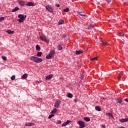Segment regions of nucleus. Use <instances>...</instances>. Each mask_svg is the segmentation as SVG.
Returning a JSON list of instances; mask_svg holds the SVG:
<instances>
[{
    "label": "nucleus",
    "mask_w": 128,
    "mask_h": 128,
    "mask_svg": "<svg viewBox=\"0 0 128 128\" xmlns=\"http://www.w3.org/2000/svg\"><path fill=\"white\" fill-rule=\"evenodd\" d=\"M30 60H32V62H36V64H39L40 62H42V58H38L34 56H31Z\"/></svg>",
    "instance_id": "nucleus-1"
},
{
    "label": "nucleus",
    "mask_w": 128,
    "mask_h": 128,
    "mask_svg": "<svg viewBox=\"0 0 128 128\" xmlns=\"http://www.w3.org/2000/svg\"><path fill=\"white\" fill-rule=\"evenodd\" d=\"M18 22H20V24H22V22H24V20H26V15H22V14H18Z\"/></svg>",
    "instance_id": "nucleus-2"
},
{
    "label": "nucleus",
    "mask_w": 128,
    "mask_h": 128,
    "mask_svg": "<svg viewBox=\"0 0 128 128\" xmlns=\"http://www.w3.org/2000/svg\"><path fill=\"white\" fill-rule=\"evenodd\" d=\"M54 54H55L54 50L50 51V52L49 54L46 56V58L47 60H50V58L54 56Z\"/></svg>",
    "instance_id": "nucleus-3"
},
{
    "label": "nucleus",
    "mask_w": 128,
    "mask_h": 128,
    "mask_svg": "<svg viewBox=\"0 0 128 128\" xmlns=\"http://www.w3.org/2000/svg\"><path fill=\"white\" fill-rule=\"evenodd\" d=\"M40 39L41 40H44V42H47L48 44L50 42V40L48 39V38L46 36H40Z\"/></svg>",
    "instance_id": "nucleus-4"
},
{
    "label": "nucleus",
    "mask_w": 128,
    "mask_h": 128,
    "mask_svg": "<svg viewBox=\"0 0 128 128\" xmlns=\"http://www.w3.org/2000/svg\"><path fill=\"white\" fill-rule=\"evenodd\" d=\"M61 102L60 100H56L54 103V106L56 108H58V106H60Z\"/></svg>",
    "instance_id": "nucleus-5"
},
{
    "label": "nucleus",
    "mask_w": 128,
    "mask_h": 128,
    "mask_svg": "<svg viewBox=\"0 0 128 128\" xmlns=\"http://www.w3.org/2000/svg\"><path fill=\"white\" fill-rule=\"evenodd\" d=\"M46 8L49 12H54V11H52V8L50 6H46Z\"/></svg>",
    "instance_id": "nucleus-6"
},
{
    "label": "nucleus",
    "mask_w": 128,
    "mask_h": 128,
    "mask_svg": "<svg viewBox=\"0 0 128 128\" xmlns=\"http://www.w3.org/2000/svg\"><path fill=\"white\" fill-rule=\"evenodd\" d=\"M36 124L34 122H26L25 124L26 126H34Z\"/></svg>",
    "instance_id": "nucleus-7"
},
{
    "label": "nucleus",
    "mask_w": 128,
    "mask_h": 128,
    "mask_svg": "<svg viewBox=\"0 0 128 128\" xmlns=\"http://www.w3.org/2000/svg\"><path fill=\"white\" fill-rule=\"evenodd\" d=\"M77 14H79V16H86V13L82 12H78Z\"/></svg>",
    "instance_id": "nucleus-8"
},
{
    "label": "nucleus",
    "mask_w": 128,
    "mask_h": 128,
    "mask_svg": "<svg viewBox=\"0 0 128 128\" xmlns=\"http://www.w3.org/2000/svg\"><path fill=\"white\" fill-rule=\"evenodd\" d=\"M26 6H34V4L32 2H28L26 4Z\"/></svg>",
    "instance_id": "nucleus-9"
},
{
    "label": "nucleus",
    "mask_w": 128,
    "mask_h": 128,
    "mask_svg": "<svg viewBox=\"0 0 128 128\" xmlns=\"http://www.w3.org/2000/svg\"><path fill=\"white\" fill-rule=\"evenodd\" d=\"M75 52H76V56H78V54H82V52H84V50H76Z\"/></svg>",
    "instance_id": "nucleus-10"
},
{
    "label": "nucleus",
    "mask_w": 128,
    "mask_h": 128,
    "mask_svg": "<svg viewBox=\"0 0 128 128\" xmlns=\"http://www.w3.org/2000/svg\"><path fill=\"white\" fill-rule=\"evenodd\" d=\"M52 74H49L48 76H46L45 78V79L48 80H52Z\"/></svg>",
    "instance_id": "nucleus-11"
},
{
    "label": "nucleus",
    "mask_w": 128,
    "mask_h": 128,
    "mask_svg": "<svg viewBox=\"0 0 128 128\" xmlns=\"http://www.w3.org/2000/svg\"><path fill=\"white\" fill-rule=\"evenodd\" d=\"M128 122V118H122L120 120V122Z\"/></svg>",
    "instance_id": "nucleus-12"
},
{
    "label": "nucleus",
    "mask_w": 128,
    "mask_h": 128,
    "mask_svg": "<svg viewBox=\"0 0 128 128\" xmlns=\"http://www.w3.org/2000/svg\"><path fill=\"white\" fill-rule=\"evenodd\" d=\"M18 3L19 4L20 6H24V1H20V0H19L18 1Z\"/></svg>",
    "instance_id": "nucleus-13"
},
{
    "label": "nucleus",
    "mask_w": 128,
    "mask_h": 128,
    "mask_svg": "<svg viewBox=\"0 0 128 128\" xmlns=\"http://www.w3.org/2000/svg\"><path fill=\"white\" fill-rule=\"evenodd\" d=\"M6 32H8V34H12L14 33V31H12L10 30H8L6 31Z\"/></svg>",
    "instance_id": "nucleus-14"
},
{
    "label": "nucleus",
    "mask_w": 128,
    "mask_h": 128,
    "mask_svg": "<svg viewBox=\"0 0 128 128\" xmlns=\"http://www.w3.org/2000/svg\"><path fill=\"white\" fill-rule=\"evenodd\" d=\"M18 10H20V8H18V7L16 6L12 10V12H18Z\"/></svg>",
    "instance_id": "nucleus-15"
},
{
    "label": "nucleus",
    "mask_w": 128,
    "mask_h": 128,
    "mask_svg": "<svg viewBox=\"0 0 128 128\" xmlns=\"http://www.w3.org/2000/svg\"><path fill=\"white\" fill-rule=\"evenodd\" d=\"M95 109H96V110H97L98 112H100V110H102V108H100V107L98 106H96L95 107Z\"/></svg>",
    "instance_id": "nucleus-16"
},
{
    "label": "nucleus",
    "mask_w": 128,
    "mask_h": 128,
    "mask_svg": "<svg viewBox=\"0 0 128 128\" xmlns=\"http://www.w3.org/2000/svg\"><path fill=\"white\" fill-rule=\"evenodd\" d=\"M22 78L24 80H26V78H28V74H23L22 76Z\"/></svg>",
    "instance_id": "nucleus-17"
},
{
    "label": "nucleus",
    "mask_w": 128,
    "mask_h": 128,
    "mask_svg": "<svg viewBox=\"0 0 128 128\" xmlns=\"http://www.w3.org/2000/svg\"><path fill=\"white\" fill-rule=\"evenodd\" d=\"M84 120L86 122H90V118L88 117H84Z\"/></svg>",
    "instance_id": "nucleus-18"
},
{
    "label": "nucleus",
    "mask_w": 128,
    "mask_h": 128,
    "mask_svg": "<svg viewBox=\"0 0 128 128\" xmlns=\"http://www.w3.org/2000/svg\"><path fill=\"white\" fill-rule=\"evenodd\" d=\"M88 30H92V28H94V24L88 25Z\"/></svg>",
    "instance_id": "nucleus-19"
},
{
    "label": "nucleus",
    "mask_w": 128,
    "mask_h": 128,
    "mask_svg": "<svg viewBox=\"0 0 128 128\" xmlns=\"http://www.w3.org/2000/svg\"><path fill=\"white\" fill-rule=\"evenodd\" d=\"M42 52H38L36 54V56L39 57L42 56Z\"/></svg>",
    "instance_id": "nucleus-20"
},
{
    "label": "nucleus",
    "mask_w": 128,
    "mask_h": 128,
    "mask_svg": "<svg viewBox=\"0 0 128 128\" xmlns=\"http://www.w3.org/2000/svg\"><path fill=\"white\" fill-rule=\"evenodd\" d=\"M56 112H57L56 108H54L53 110L51 111V114H56Z\"/></svg>",
    "instance_id": "nucleus-21"
},
{
    "label": "nucleus",
    "mask_w": 128,
    "mask_h": 128,
    "mask_svg": "<svg viewBox=\"0 0 128 128\" xmlns=\"http://www.w3.org/2000/svg\"><path fill=\"white\" fill-rule=\"evenodd\" d=\"M64 12H70V8H66L64 10Z\"/></svg>",
    "instance_id": "nucleus-22"
},
{
    "label": "nucleus",
    "mask_w": 128,
    "mask_h": 128,
    "mask_svg": "<svg viewBox=\"0 0 128 128\" xmlns=\"http://www.w3.org/2000/svg\"><path fill=\"white\" fill-rule=\"evenodd\" d=\"M64 20H60L58 22V25H60V24H64Z\"/></svg>",
    "instance_id": "nucleus-23"
},
{
    "label": "nucleus",
    "mask_w": 128,
    "mask_h": 128,
    "mask_svg": "<svg viewBox=\"0 0 128 128\" xmlns=\"http://www.w3.org/2000/svg\"><path fill=\"white\" fill-rule=\"evenodd\" d=\"M106 116H109V118H114V116H112V114L110 113H106Z\"/></svg>",
    "instance_id": "nucleus-24"
},
{
    "label": "nucleus",
    "mask_w": 128,
    "mask_h": 128,
    "mask_svg": "<svg viewBox=\"0 0 128 128\" xmlns=\"http://www.w3.org/2000/svg\"><path fill=\"white\" fill-rule=\"evenodd\" d=\"M36 50H40V46L38 44L36 45Z\"/></svg>",
    "instance_id": "nucleus-25"
},
{
    "label": "nucleus",
    "mask_w": 128,
    "mask_h": 128,
    "mask_svg": "<svg viewBox=\"0 0 128 128\" xmlns=\"http://www.w3.org/2000/svg\"><path fill=\"white\" fill-rule=\"evenodd\" d=\"M58 50H62V46L60 44H58Z\"/></svg>",
    "instance_id": "nucleus-26"
},
{
    "label": "nucleus",
    "mask_w": 128,
    "mask_h": 128,
    "mask_svg": "<svg viewBox=\"0 0 128 128\" xmlns=\"http://www.w3.org/2000/svg\"><path fill=\"white\" fill-rule=\"evenodd\" d=\"M68 96L69 98H72V94L70 93H68Z\"/></svg>",
    "instance_id": "nucleus-27"
},
{
    "label": "nucleus",
    "mask_w": 128,
    "mask_h": 128,
    "mask_svg": "<svg viewBox=\"0 0 128 128\" xmlns=\"http://www.w3.org/2000/svg\"><path fill=\"white\" fill-rule=\"evenodd\" d=\"M11 80H16V76L14 75H12V76H11Z\"/></svg>",
    "instance_id": "nucleus-28"
},
{
    "label": "nucleus",
    "mask_w": 128,
    "mask_h": 128,
    "mask_svg": "<svg viewBox=\"0 0 128 128\" xmlns=\"http://www.w3.org/2000/svg\"><path fill=\"white\" fill-rule=\"evenodd\" d=\"M53 116H54V114H52L49 115L48 118H49V120H50V118H52Z\"/></svg>",
    "instance_id": "nucleus-29"
},
{
    "label": "nucleus",
    "mask_w": 128,
    "mask_h": 128,
    "mask_svg": "<svg viewBox=\"0 0 128 128\" xmlns=\"http://www.w3.org/2000/svg\"><path fill=\"white\" fill-rule=\"evenodd\" d=\"M98 60V57H94L92 58H91L90 60L94 61V60Z\"/></svg>",
    "instance_id": "nucleus-30"
},
{
    "label": "nucleus",
    "mask_w": 128,
    "mask_h": 128,
    "mask_svg": "<svg viewBox=\"0 0 128 128\" xmlns=\"http://www.w3.org/2000/svg\"><path fill=\"white\" fill-rule=\"evenodd\" d=\"M117 102L120 104H122V101L118 98V99H117Z\"/></svg>",
    "instance_id": "nucleus-31"
},
{
    "label": "nucleus",
    "mask_w": 128,
    "mask_h": 128,
    "mask_svg": "<svg viewBox=\"0 0 128 128\" xmlns=\"http://www.w3.org/2000/svg\"><path fill=\"white\" fill-rule=\"evenodd\" d=\"M119 34H120V36H124L125 34H124V32H120Z\"/></svg>",
    "instance_id": "nucleus-32"
},
{
    "label": "nucleus",
    "mask_w": 128,
    "mask_h": 128,
    "mask_svg": "<svg viewBox=\"0 0 128 128\" xmlns=\"http://www.w3.org/2000/svg\"><path fill=\"white\" fill-rule=\"evenodd\" d=\"M2 58L3 60H6V56H2Z\"/></svg>",
    "instance_id": "nucleus-33"
},
{
    "label": "nucleus",
    "mask_w": 128,
    "mask_h": 128,
    "mask_svg": "<svg viewBox=\"0 0 128 128\" xmlns=\"http://www.w3.org/2000/svg\"><path fill=\"white\" fill-rule=\"evenodd\" d=\"M122 78V76H120V74H118V80H120V78Z\"/></svg>",
    "instance_id": "nucleus-34"
},
{
    "label": "nucleus",
    "mask_w": 128,
    "mask_h": 128,
    "mask_svg": "<svg viewBox=\"0 0 128 128\" xmlns=\"http://www.w3.org/2000/svg\"><path fill=\"white\" fill-rule=\"evenodd\" d=\"M2 20H4V17H1L0 18V22H2Z\"/></svg>",
    "instance_id": "nucleus-35"
},
{
    "label": "nucleus",
    "mask_w": 128,
    "mask_h": 128,
    "mask_svg": "<svg viewBox=\"0 0 128 128\" xmlns=\"http://www.w3.org/2000/svg\"><path fill=\"white\" fill-rule=\"evenodd\" d=\"M102 44H103V46H108V42H102Z\"/></svg>",
    "instance_id": "nucleus-36"
},
{
    "label": "nucleus",
    "mask_w": 128,
    "mask_h": 128,
    "mask_svg": "<svg viewBox=\"0 0 128 128\" xmlns=\"http://www.w3.org/2000/svg\"><path fill=\"white\" fill-rule=\"evenodd\" d=\"M62 124V120H59L58 121V122L56 123L57 124Z\"/></svg>",
    "instance_id": "nucleus-37"
},
{
    "label": "nucleus",
    "mask_w": 128,
    "mask_h": 128,
    "mask_svg": "<svg viewBox=\"0 0 128 128\" xmlns=\"http://www.w3.org/2000/svg\"><path fill=\"white\" fill-rule=\"evenodd\" d=\"M66 34H62V38H66Z\"/></svg>",
    "instance_id": "nucleus-38"
},
{
    "label": "nucleus",
    "mask_w": 128,
    "mask_h": 128,
    "mask_svg": "<svg viewBox=\"0 0 128 128\" xmlns=\"http://www.w3.org/2000/svg\"><path fill=\"white\" fill-rule=\"evenodd\" d=\"M68 126V124H66V122H65L62 124V126Z\"/></svg>",
    "instance_id": "nucleus-39"
},
{
    "label": "nucleus",
    "mask_w": 128,
    "mask_h": 128,
    "mask_svg": "<svg viewBox=\"0 0 128 128\" xmlns=\"http://www.w3.org/2000/svg\"><path fill=\"white\" fill-rule=\"evenodd\" d=\"M66 124H68L70 122V120H68L66 122Z\"/></svg>",
    "instance_id": "nucleus-40"
},
{
    "label": "nucleus",
    "mask_w": 128,
    "mask_h": 128,
    "mask_svg": "<svg viewBox=\"0 0 128 128\" xmlns=\"http://www.w3.org/2000/svg\"><path fill=\"white\" fill-rule=\"evenodd\" d=\"M106 2L110 4V2L112 1L110 0H106Z\"/></svg>",
    "instance_id": "nucleus-41"
},
{
    "label": "nucleus",
    "mask_w": 128,
    "mask_h": 128,
    "mask_svg": "<svg viewBox=\"0 0 128 128\" xmlns=\"http://www.w3.org/2000/svg\"><path fill=\"white\" fill-rule=\"evenodd\" d=\"M55 6H56L57 8H60V6L59 4H56Z\"/></svg>",
    "instance_id": "nucleus-42"
},
{
    "label": "nucleus",
    "mask_w": 128,
    "mask_h": 128,
    "mask_svg": "<svg viewBox=\"0 0 128 128\" xmlns=\"http://www.w3.org/2000/svg\"><path fill=\"white\" fill-rule=\"evenodd\" d=\"M124 102H128V98H126V99H124Z\"/></svg>",
    "instance_id": "nucleus-43"
},
{
    "label": "nucleus",
    "mask_w": 128,
    "mask_h": 128,
    "mask_svg": "<svg viewBox=\"0 0 128 128\" xmlns=\"http://www.w3.org/2000/svg\"><path fill=\"white\" fill-rule=\"evenodd\" d=\"M42 80H39L38 82H37L38 84H40V82H42Z\"/></svg>",
    "instance_id": "nucleus-44"
},
{
    "label": "nucleus",
    "mask_w": 128,
    "mask_h": 128,
    "mask_svg": "<svg viewBox=\"0 0 128 128\" xmlns=\"http://www.w3.org/2000/svg\"><path fill=\"white\" fill-rule=\"evenodd\" d=\"M101 126H102V128H106V126L105 125H102Z\"/></svg>",
    "instance_id": "nucleus-45"
},
{
    "label": "nucleus",
    "mask_w": 128,
    "mask_h": 128,
    "mask_svg": "<svg viewBox=\"0 0 128 128\" xmlns=\"http://www.w3.org/2000/svg\"><path fill=\"white\" fill-rule=\"evenodd\" d=\"M74 102H78V100H76V99H74Z\"/></svg>",
    "instance_id": "nucleus-46"
},
{
    "label": "nucleus",
    "mask_w": 128,
    "mask_h": 128,
    "mask_svg": "<svg viewBox=\"0 0 128 128\" xmlns=\"http://www.w3.org/2000/svg\"><path fill=\"white\" fill-rule=\"evenodd\" d=\"M82 78H84V76H82Z\"/></svg>",
    "instance_id": "nucleus-47"
},
{
    "label": "nucleus",
    "mask_w": 128,
    "mask_h": 128,
    "mask_svg": "<svg viewBox=\"0 0 128 128\" xmlns=\"http://www.w3.org/2000/svg\"><path fill=\"white\" fill-rule=\"evenodd\" d=\"M42 100V98H39V100Z\"/></svg>",
    "instance_id": "nucleus-48"
}]
</instances>
